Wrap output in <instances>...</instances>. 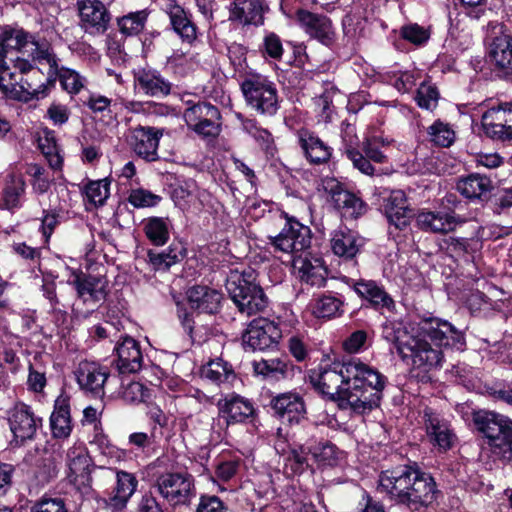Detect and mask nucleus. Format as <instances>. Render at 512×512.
I'll return each instance as SVG.
<instances>
[{
	"instance_id": "obj_64",
	"label": "nucleus",
	"mask_w": 512,
	"mask_h": 512,
	"mask_svg": "<svg viewBox=\"0 0 512 512\" xmlns=\"http://www.w3.org/2000/svg\"><path fill=\"white\" fill-rule=\"evenodd\" d=\"M63 88L69 93H78L83 87L82 77L74 72L67 71L61 79Z\"/></svg>"
},
{
	"instance_id": "obj_15",
	"label": "nucleus",
	"mask_w": 512,
	"mask_h": 512,
	"mask_svg": "<svg viewBox=\"0 0 512 512\" xmlns=\"http://www.w3.org/2000/svg\"><path fill=\"white\" fill-rule=\"evenodd\" d=\"M82 26L91 34H104L111 21V14L100 0H82L78 3Z\"/></svg>"
},
{
	"instance_id": "obj_14",
	"label": "nucleus",
	"mask_w": 512,
	"mask_h": 512,
	"mask_svg": "<svg viewBox=\"0 0 512 512\" xmlns=\"http://www.w3.org/2000/svg\"><path fill=\"white\" fill-rule=\"evenodd\" d=\"M271 408L283 423L300 424L306 419V405L296 392L280 393L271 400Z\"/></svg>"
},
{
	"instance_id": "obj_50",
	"label": "nucleus",
	"mask_w": 512,
	"mask_h": 512,
	"mask_svg": "<svg viewBox=\"0 0 512 512\" xmlns=\"http://www.w3.org/2000/svg\"><path fill=\"white\" fill-rule=\"evenodd\" d=\"M83 105L88 107L93 113L111 112V107H115L116 103L99 93H89L82 99Z\"/></svg>"
},
{
	"instance_id": "obj_26",
	"label": "nucleus",
	"mask_w": 512,
	"mask_h": 512,
	"mask_svg": "<svg viewBox=\"0 0 512 512\" xmlns=\"http://www.w3.org/2000/svg\"><path fill=\"white\" fill-rule=\"evenodd\" d=\"M424 417L430 441L435 446H438L440 450L446 451L450 449L455 436L450 429L449 423L431 410H425Z\"/></svg>"
},
{
	"instance_id": "obj_21",
	"label": "nucleus",
	"mask_w": 512,
	"mask_h": 512,
	"mask_svg": "<svg viewBox=\"0 0 512 512\" xmlns=\"http://www.w3.org/2000/svg\"><path fill=\"white\" fill-rule=\"evenodd\" d=\"M217 406L219 415L225 419L227 424L243 423L255 413L252 402L235 393L220 399Z\"/></svg>"
},
{
	"instance_id": "obj_24",
	"label": "nucleus",
	"mask_w": 512,
	"mask_h": 512,
	"mask_svg": "<svg viewBox=\"0 0 512 512\" xmlns=\"http://www.w3.org/2000/svg\"><path fill=\"white\" fill-rule=\"evenodd\" d=\"M297 138L306 159L311 164H324L330 160L332 148L316 134L307 129H300L297 132Z\"/></svg>"
},
{
	"instance_id": "obj_53",
	"label": "nucleus",
	"mask_w": 512,
	"mask_h": 512,
	"mask_svg": "<svg viewBox=\"0 0 512 512\" xmlns=\"http://www.w3.org/2000/svg\"><path fill=\"white\" fill-rule=\"evenodd\" d=\"M401 34L405 40L415 45L425 43L430 37L429 31L418 24L404 26L401 30Z\"/></svg>"
},
{
	"instance_id": "obj_49",
	"label": "nucleus",
	"mask_w": 512,
	"mask_h": 512,
	"mask_svg": "<svg viewBox=\"0 0 512 512\" xmlns=\"http://www.w3.org/2000/svg\"><path fill=\"white\" fill-rule=\"evenodd\" d=\"M85 193L94 205H103L109 196V185L104 180L92 181L86 185Z\"/></svg>"
},
{
	"instance_id": "obj_36",
	"label": "nucleus",
	"mask_w": 512,
	"mask_h": 512,
	"mask_svg": "<svg viewBox=\"0 0 512 512\" xmlns=\"http://www.w3.org/2000/svg\"><path fill=\"white\" fill-rule=\"evenodd\" d=\"M493 188L491 179L479 173L470 174L458 181L457 189L466 198H481Z\"/></svg>"
},
{
	"instance_id": "obj_47",
	"label": "nucleus",
	"mask_w": 512,
	"mask_h": 512,
	"mask_svg": "<svg viewBox=\"0 0 512 512\" xmlns=\"http://www.w3.org/2000/svg\"><path fill=\"white\" fill-rule=\"evenodd\" d=\"M149 396V390L140 382L122 384L121 397L128 403H141Z\"/></svg>"
},
{
	"instance_id": "obj_54",
	"label": "nucleus",
	"mask_w": 512,
	"mask_h": 512,
	"mask_svg": "<svg viewBox=\"0 0 512 512\" xmlns=\"http://www.w3.org/2000/svg\"><path fill=\"white\" fill-rule=\"evenodd\" d=\"M31 512H68L61 498H42L31 508Z\"/></svg>"
},
{
	"instance_id": "obj_35",
	"label": "nucleus",
	"mask_w": 512,
	"mask_h": 512,
	"mask_svg": "<svg viewBox=\"0 0 512 512\" xmlns=\"http://www.w3.org/2000/svg\"><path fill=\"white\" fill-rule=\"evenodd\" d=\"M26 184L21 176L11 174L7 177L0 199V209L12 211L21 206V197Z\"/></svg>"
},
{
	"instance_id": "obj_45",
	"label": "nucleus",
	"mask_w": 512,
	"mask_h": 512,
	"mask_svg": "<svg viewBox=\"0 0 512 512\" xmlns=\"http://www.w3.org/2000/svg\"><path fill=\"white\" fill-rule=\"evenodd\" d=\"M428 135L431 142L441 147H449L455 140V132L441 121L434 122L428 128Z\"/></svg>"
},
{
	"instance_id": "obj_30",
	"label": "nucleus",
	"mask_w": 512,
	"mask_h": 512,
	"mask_svg": "<svg viewBox=\"0 0 512 512\" xmlns=\"http://www.w3.org/2000/svg\"><path fill=\"white\" fill-rule=\"evenodd\" d=\"M167 13L174 32L182 41L188 44L194 42L197 38V27L191 13L178 4H171Z\"/></svg>"
},
{
	"instance_id": "obj_62",
	"label": "nucleus",
	"mask_w": 512,
	"mask_h": 512,
	"mask_svg": "<svg viewBox=\"0 0 512 512\" xmlns=\"http://www.w3.org/2000/svg\"><path fill=\"white\" fill-rule=\"evenodd\" d=\"M378 140V137L367 139L363 143V150L369 160L376 163H383L385 162L386 156L379 150Z\"/></svg>"
},
{
	"instance_id": "obj_51",
	"label": "nucleus",
	"mask_w": 512,
	"mask_h": 512,
	"mask_svg": "<svg viewBox=\"0 0 512 512\" xmlns=\"http://www.w3.org/2000/svg\"><path fill=\"white\" fill-rule=\"evenodd\" d=\"M160 197L145 189L132 190L129 195V202L136 208L150 207L160 201Z\"/></svg>"
},
{
	"instance_id": "obj_16",
	"label": "nucleus",
	"mask_w": 512,
	"mask_h": 512,
	"mask_svg": "<svg viewBox=\"0 0 512 512\" xmlns=\"http://www.w3.org/2000/svg\"><path fill=\"white\" fill-rule=\"evenodd\" d=\"M162 135V130L137 126L130 129L128 142L139 157L151 162L158 159L157 149Z\"/></svg>"
},
{
	"instance_id": "obj_39",
	"label": "nucleus",
	"mask_w": 512,
	"mask_h": 512,
	"mask_svg": "<svg viewBox=\"0 0 512 512\" xmlns=\"http://www.w3.org/2000/svg\"><path fill=\"white\" fill-rule=\"evenodd\" d=\"M50 425L54 437L66 438L70 435L72 427L69 404L66 400L56 401L55 409L50 417Z\"/></svg>"
},
{
	"instance_id": "obj_19",
	"label": "nucleus",
	"mask_w": 512,
	"mask_h": 512,
	"mask_svg": "<svg viewBox=\"0 0 512 512\" xmlns=\"http://www.w3.org/2000/svg\"><path fill=\"white\" fill-rule=\"evenodd\" d=\"M465 222L463 218L444 211H421L416 216L417 226L431 233L446 234Z\"/></svg>"
},
{
	"instance_id": "obj_9",
	"label": "nucleus",
	"mask_w": 512,
	"mask_h": 512,
	"mask_svg": "<svg viewBox=\"0 0 512 512\" xmlns=\"http://www.w3.org/2000/svg\"><path fill=\"white\" fill-rule=\"evenodd\" d=\"M270 244L275 250L297 254L304 252L311 245V230L293 217H287L284 226L276 236H269Z\"/></svg>"
},
{
	"instance_id": "obj_57",
	"label": "nucleus",
	"mask_w": 512,
	"mask_h": 512,
	"mask_svg": "<svg viewBox=\"0 0 512 512\" xmlns=\"http://www.w3.org/2000/svg\"><path fill=\"white\" fill-rule=\"evenodd\" d=\"M445 248L457 257H463L470 251V239L449 237L443 240Z\"/></svg>"
},
{
	"instance_id": "obj_20",
	"label": "nucleus",
	"mask_w": 512,
	"mask_h": 512,
	"mask_svg": "<svg viewBox=\"0 0 512 512\" xmlns=\"http://www.w3.org/2000/svg\"><path fill=\"white\" fill-rule=\"evenodd\" d=\"M8 420L16 443H23L34 437L38 425L29 406L23 403L16 404L11 409Z\"/></svg>"
},
{
	"instance_id": "obj_42",
	"label": "nucleus",
	"mask_w": 512,
	"mask_h": 512,
	"mask_svg": "<svg viewBox=\"0 0 512 512\" xmlns=\"http://www.w3.org/2000/svg\"><path fill=\"white\" fill-rule=\"evenodd\" d=\"M147 12L145 10L131 12L117 20V25L122 34L126 36L137 35L143 31L146 21Z\"/></svg>"
},
{
	"instance_id": "obj_23",
	"label": "nucleus",
	"mask_w": 512,
	"mask_h": 512,
	"mask_svg": "<svg viewBox=\"0 0 512 512\" xmlns=\"http://www.w3.org/2000/svg\"><path fill=\"white\" fill-rule=\"evenodd\" d=\"M297 19L311 37L318 39L326 46L334 42L335 33L328 17L306 10H298Z\"/></svg>"
},
{
	"instance_id": "obj_2",
	"label": "nucleus",
	"mask_w": 512,
	"mask_h": 512,
	"mask_svg": "<svg viewBox=\"0 0 512 512\" xmlns=\"http://www.w3.org/2000/svg\"><path fill=\"white\" fill-rule=\"evenodd\" d=\"M381 335L394 346L404 363L422 372L441 365V347L463 350L466 344L462 331L439 318H427L418 323L385 322Z\"/></svg>"
},
{
	"instance_id": "obj_58",
	"label": "nucleus",
	"mask_w": 512,
	"mask_h": 512,
	"mask_svg": "<svg viewBox=\"0 0 512 512\" xmlns=\"http://www.w3.org/2000/svg\"><path fill=\"white\" fill-rule=\"evenodd\" d=\"M150 262L155 266L156 269H168L171 265L178 261V255L169 253H154L150 251L148 253Z\"/></svg>"
},
{
	"instance_id": "obj_46",
	"label": "nucleus",
	"mask_w": 512,
	"mask_h": 512,
	"mask_svg": "<svg viewBox=\"0 0 512 512\" xmlns=\"http://www.w3.org/2000/svg\"><path fill=\"white\" fill-rule=\"evenodd\" d=\"M145 233L157 246L164 245L169 238L167 223L162 218H150L145 225Z\"/></svg>"
},
{
	"instance_id": "obj_37",
	"label": "nucleus",
	"mask_w": 512,
	"mask_h": 512,
	"mask_svg": "<svg viewBox=\"0 0 512 512\" xmlns=\"http://www.w3.org/2000/svg\"><path fill=\"white\" fill-rule=\"evenodd\" d=\"M300 262L299 273L302 281L311 286H323L327 276V268L323 260L320 258H304Z\"/></svg>"
},
{
	"instance_id": "obj_4",
	"label": "nucleus",
	"mask_w": 512,
	"mask_h": 512,
	"mask_svg": "<svg viewBox=\"0 0 512 512\" xmlns=\"http://www.w3.org/2000/svg\"><path fill=\"white\" fill-rule=\"evenodd\" d=\"M381 492L390 499L416 511L431 505L438 493L433 477L417 468H403L382 472L379 476Z\"/></svg>"
},
{
	"instance_id": "obj_63",
	"label": "nucleus",
	"mask_w": 512,
	"mask_h": 512,
	"mask_svg": "<svg viewBox=\"0 0 512 512\" xmlns=\"http://www.w3.org/2000/svg\"><path fill=\"white\" fill-rule=\"evenodd\" d=\"M47 115L55 125H63L68 121L70 112L66 106L53 103L49 106Z\"/></svg>"
},
{
	"instance_id": "obj_11",
	"label": "nucleus",
	"mask_w": 512,
	"mask_h": 512,
	"mask_svg": "<svg viewBox=\"0 0 512 512\" xmlns=\"http://www.w3.org/2000/svg\"><path fill=\"white\" fill-rule=\"evenodd\" d=\"M66 463L68 478L82 494H89L92 489V460L86 448L79 444L67 450Z\"/></svg>"
},
{
	"instance_id": "obj_34",
	"label": "nucleus",
	"mask_w": 512,
	"mask_h": 512,
	"mask_svg": "<svg viewBox=\"0 0 512 512\" xmlns=\"http://www.w3.org/2000/svg\"><path fill=\"white\" fill-rule=\"evenodd\" d=\"M137 485L138 480L133 474L126 471H117L116 486L109 497V504L117 509L124 508L135 493Z\"/></svg>"
},
{
	"instance_id": "obj_40",
	"label": "nucleus",
	"mask_w": 512,
	"mask_h": 512,
	"mask_svg": "<svg viewBox=\"0 0 512 512\" xmlns=\"http://www.w3.org/2000/svg\"><path fill=\"white\" fill-rule=\"evenodd\" d=\"M252 365L254 372L264 378H283L288 371V363L281 358L261 359L253 361Z\"/></svg>"
},
{
	"instance_id": "obj_27",
	"label": "nucleus",
	"mask_w": 512,
	"mask_h": 512,
	"mask_svg": "<svg viewBox=\"0 0 512 512\" xmlns=\"http://www.w3.org/2000/svg\"><path fill=\"white\" fill-rule=\"evenodd\" d=\"M188 302L192 309L202 313L214 314L220 309L222 294L208 286L196 285L187 291Z\"/></svg>"
},
{
	"instance_id": "obj_55",
	"label": "nucleus",
	"mask_w": 512,
	"mask_h": 512,
	"mask_svg": "<svg viewBox=\"0 0 512 512\" xmlns=\"http://www.w3.org/2000/svg\"><path fill=\"white\" fill-rule=\"evenodd\" d=\"M346 155L349 160L352 161L353 166L358 169L361 173L366 175H373L374 167L370 163L367 157H364L362 153L355 150L354 148H346Z\"/></svg>"
},
{
	"instance_id": "obj_22",
	"label": "nucleus",
	"mask_w": 512,
	"mask_h": 512,
	"mask_svg": "<svg viewBox=\"0 0 512 512\" xmlns=\"http://www.w3.org/2000/svg\"><path fill=\"white\" fill-rule=\"evenodd\" d=\"M384 212L389 223L400 230L406 228L413 217V211L402 190H393L384 199Z\"/></svg>"
},
{
	"instance_id": "obj_8",
	"label": "nucleus",
	"mask_w": 512,
	"mask_h": 512,
	"mask_svg": "<svg viewBox=\"0 0 512 512\" xmlns=\"http://www.w3.org/2000/svg\"><path fill=\"white\" fill-rule=\"evenodd\" d=\"M152 488L156 489L173 507L189 505L196 494L193 477L181 472H167L159 475Z\"/></svg>"
},
{
	"instance_id": "obj_17",
	"label": "nucleus",
	"mask_w": 512,
	"mask_h": 512,
	"mask_svg": "<svg viewBox=\"0 0 512 512\" xmlns=\"http://www.w3.org/2000/svg\"><path fill=\"white\" fill-rule=\"evenodd\" d=\"M72 276L70 284L75 288L78 298L84 303L91 302L95 305L105 299L108 285L105 278L86 274L79 270H74Z\"/></svg>"
},
{
	"instance_id": "obj_44",
	"label": "nucleus",
	"mask_w": 512,
	"mask_h": 512,
	"mask_svg": "<svg viewBox=\"0 0 512 512\" xmlns=\"http://www.w3.org/2000/svg\"><path fill=\"white\" fill-rule=\"evenodd\" d=\"M307 450L319 465L334 466L337 464L339 451L334 444L328 441L320 442L313 447L307 446Z\"/></svg>"
},
{
	"instance_id": "obj_56",
	"label": "nucleus",
	"mask_w": 512,
	"mask_h": 512,
	"mask_svg": "<svg viewBox=\"0 0 512 512\" xmlns=\"http://www.w3.org/2000/svg\"><path fill=\"white\" fill-rule=\"evenodd\" d=\"M196 512H227L226 505L215 495H202Z\"/></svg>"
},
{
	"instance_id": "obj_52",
	"label": "nucleus",
	"mask_w": 512,
	"mask_h": 512,
	"mask_svg": "<svg viewBox=\"0 0 512 512\" xmlns=\"http://www.w3.org/2000/svg\"><path fill=\"white\" fill-rule=\"evenodd\" d=\"M417 104L424 109L432 110L438 101V91L430 85H421L416 95Z\"/></svg>"
},
{
	"instance_id": "obj_12",
	"label": "nucleus",
	"mask_w": 512,
	"mask_h": 512,
	"mask_svg": "<svg viewBox=\"0 0 512 512\" xmlns=\"http://www.w3.org/2000/svg\"><path fill=\"white\" fill-rule=\"evenodd\" d=\"M281 337L277 324L266 318H257L249 324L242 340L246 350L264 351L276 347Z\"/></svg>"
},
{
	"instance_id": "obj_3",
	"label": "nucleus",
	"mask_w": 512,
	"mask_h": 512,
	"mask_svg": "<svg viewBox=\"0 0 512 512\" xmlns=\"http://www.w3.org/2000/svg\"><path fill=\"white\" fill-rule=\"evenodd\" d=\"M309 381L322 394L338 401L341 408H350L357 414L379 407L386 385L384 375L359 359L310 370Z\"/></svg>"
},
{
	"instance_id": "obj_38",
	"label": "nucleus",
	"mask_w": 512,
	"mask_h": 512,
	"mask_svg": "<svg viewBox=\"0 0 512 512\" xmlns=\"http://www.w3.org/2000/svg\"><path fill=\"white\" fill-rule=\"evenodd\" d=\"M201 377L215 384L231 383L236 375L232 366L222 360L216 359L209 361L201 368Z\"/></svg>"
},
{
	"instance_id": "obj_28",
	"label": "nucleus",
	"mask_w": 512,
	"mask_h": 512,
	"mask_svg": "<svg viewBox=\"0 0 512 512\" xmlns=\"http://www.w3.org/2000/svg\"><path fill=\"white\" fill-rule=\"evenodd\" d=\"M117 368L121 374L136 373L142 368L143 356L139 343L131 338L125 337L116 347Z\"/></svg>"
},
{
	"instance_id": "obj_18",
	"label": "nucleus",
	"mask_w": 512,
	"mask_h": 512,
	"mask_svg": "<svg viewBox=\"0 0 512 512\" xmlns=\"http://www.w3.org/2000/svg\"><path fill=\"white\" fill-rule=\"evenodd\" d=\"M344 282L362 299L368 301L375 309L394 310L395 302L384 288L374 280L344 277Z\"/></svg>"
},
{
	"instance_id": "obj_61",
	"label": "nucleus",
	"mask_w": 512,
	"mask_h": 512,
	"mask_svg": "<svg viewBox=\"0 0 512 512\" xmlns=\"http://www.w3.org/2000/svg\"><path fill=\"white\" fill-rule=\"evenodd\" d=\"M137 512H165V510L151 492H146L138 503Z\"/></svg>"
},
{
	"instance_id": "obj_5",
	"label": "nucleus",
	"mask_w": 512,
	"mask_h": 512,
	"mask_svg": "<svg viewBox=\"0 0 512 512\" xmlns=\"http://www.w3.org/2000/svg\"><path fill=\"white\" fill-rule=\"evenodd\" d=\"M225 286L229 297L243 315L251 316L262 312L268 305V298L252 269L243 272L231 271Z\"/></svg>"
},
{
	"instance_id": "obj_33",
	"label": "nucleus",
	"mask_w": 512,
	"mask_h": 512,
	"mask_svg": "<svg viewBox=\"0 0 512 512\" xmlns=\"http://www.w3.org/2000/svg\"><path fill=\"white\" fill-rule=\"evenodd\" d=\"M489 57L497 69L512 75V36L503 34L493 38Z\"/></svg>"
},
{
	"instance_id": "obj_7",
	"label": "nucleus",
	"mask_w": 512,
	"mask_h": 512,
	"mask_svg": "<svg viewBox=\"0 0 512 512\" xmlns=\"http://www.w3.org/2000/svg\"><path fill=\"white\" fill-rule=\"evenodd\" d=\"M241 90L247 104L257 113L273 116L279 109V99L275 84L261 75L246 78Z\"/></svg>"
},
{
	"instance_id": "obj_31",
	"label": "nucleus",
	"mask_w": 512,
	"mask_h": 512,
	"mask_svg": "<svg viewBox=\"0 0 512 512\" xmlns=\"http://www.w3.org/2000/svg\"><path fill=\"white\" fill-rule=\"evenodd\" d=\"M330 243L333 253L346 259L355 257L363 245L362 239L346 227L335 230Z\"/></svg>"
},
{
	"instance_id": "obj_60",
	"label": "nucleus",
	"mask_w": 512,
	"mask_h": 512,
	"mask_svg": "<svg viewBox=\"0 0 512 512\" xmlns=\"http://www.w3.org/2000/svg\"><path fill=\"white\" fill-rule=\"evenodd\" d=\"M264 52L271 58L279 59L283 53L280 38L275 34H269L264 39Z\"/></svg>"
},
{
	"instance_id": "obj_59",
	"label": "nucleus",
	"mask_w": 512,
	"mask_h": 512,
	"mask_svg": "<svg viewBox=\"0 0 512 512\" xmlns=\"http://www.w3.org/2000/svg\"><path fill=\"white\" fill-rule=\"evenodd\" d=\"M220 117H205L199 125H195L192 130L197 134L209 137L216 136L219 132V124L216 122Z\"/></svg>"
},
{
	"instance_id": "obj_29",
	"label": "nucleus",
	"mask_w": 512,
	"mask_h": 512,
	"mask_svg": "<svg viewBox=\"0 0 512 512\" xmlns=\"http://www.w3.org/2000/svg\"><path fill=\"white\" fill-rule=\"evenodd\" d=\"M134 78L136 86L146 95L160 98L170 94V82L156 70L139 69L135 72Z\"/></svg>"
},
{
	"instance_id": "obj_41",
	"label": "nucleus",
	"mask_w": 512,
	"mask_h": 512,
	"mask_svg": "<svg viewBox=\"0 0 512 512\" xmlns=\"http://www.w3.org/2000/svg\"><path fill=\"white\" fill-rule=\"evenodd\" d=\"M344 302L331 295L319 297L313 306V314L317 318H332L342 314Z\"/></svg>"
},
{
	"instance_id": "obj_1",
	"label": "nucleus",
	"mask_w": 512,
	"mask_h": 512,
	"mask_svg": "<svg viewBox=\"0 0 512 512\" xmlns=\"http://www.w3.org/2000/svg\"><path fill=\"white\" fill-rule=\"evenodd\" d=\"M50 43L22 29L4 32L0 41V89L9 98L28 102L46 95L57 73Z\"/></svg>"
},
{
	"instance_id": "obj_43",
	"label": "nucleus",
	"mask_w": 512,
	"mask_h": 512,
	"mask_svg": "<svg viewBox=\"0 0 512 512\" xmlns=\"http://www.w3.org/2000/svg\"><path fill=\"white\" fill-rule=\"evenodd\" d=\"M207 116L220 117L218 108L207 102H199L187 108L183 115L186 124L191 129L195 125H199V123Z\"/></svg>"
},
{
	"instance_id": "obj_6",
	"label": "nucleus",
	"mask_w": 512,
	"mask_h": 512,
	"mask_svg": "<svg viewBox=\"0 0 512 512\" xmlns=\"http://www.w3.org/2000/svg\"><path fill=\"white\" fill-rule=\"evenodd\" d=\"M477 429L488 439L495 456L512 463V420L488 411L474 413Z\"/></svg>"
},
{
	"instance_id": "obj_32",
	"label": "nucleus",
	"mask_w": 512,
	"mask_h": 512,
	"mask_svg": "<svg viewBox=\"0 0 512 512\" xmlns=\"http://www.w3.org/2000/svg\"><path fill=\"white\" fill-rule=\"evenodd\" d=\"M264 7L261 0H234L230 8V19L241 24L263 23Z\"/></svg>"
},
{
	"instance_id": "obj_13",
	"label": "nucleus",
	"mask_w": 512,
	"mask_h": 512,
	"mask_svg": "<svg viewBox=\"0 0 512 512\" xmlns=\"http://www.w3.org/2000/svg\"><path fill=\"white\" fill-rule=\"evenodd\" d=\"M74 374L83 391L98 398L104 396V385L110 375L106 367L95 362L82 361L78 364Z\"/></svg>"
},
{
	"instance_id": "obj_48",
	"label": "nucleus",
	"mask_w": 512,
	"mask_h": 512,
	"mask_svg": "<svg viewBox=\"0 0 512 512\" xmlns=\"http://www.w3.org/2000/svg\"><path fill=\"white\" fill-rule=\"evenodd\" d=\"M307 446V444H302L298 449H292L287 458V466L294 474H302L309 467L306 457L309 453Z\"/></svg>"
},
{
	"instance_id": "obj_25",
	"label": "nucleus",
	"mask_w": 512,
	"mask_h": 512,
	"mask_svg": "<svg viewBox=\"0 0 512 512\" xmlns=\"http://www.w3.org/2000/svg\"><path fill=\"white\" fill-rule=\"evenodd\" d=\"M330 193L335 206L344 217L356 219L367 212V204L354 193L341 187L338 182L332 181Z\"/></svg>"
},
{
	"instance_id": "obj_10",
	"label": "nucleus",
	"mask_w": 512,
	"mask_h": 512,
	"mask_svg": "<svg viewBox=\"0 0 512 512\" xmlns=\"http://www.w3.org/2000/svg\"><path fill=\"white\" fill-rule=\"evenodd\" d=\"M481 125L486 137L494 141L512 140V102L493 105L481 116Z\"/></svg>"
}]
</instances>
